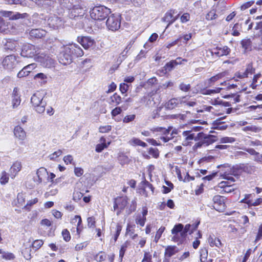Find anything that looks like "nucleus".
<instances>
[{"instance_id": "f257e3e1", "label": "nucleus", "mask_w": 262, "mask_h": 262, "mask_svg": "<svg viewBox=\"0 0 262 262\" xmlns=\"http://www.w3.org/2000/svg\"><path fill=\"white\" fill-rule=\"evenodd\" d=\"M111 12L110 9L101 5L94 7L90 11L91 18L99 21L104 20Z\"/></svg>"}, {"instance_id": "f03ea898", "label": "nucleus", "mask_w": 262, "mask_h": 262, "mask_svg": "<svg viewBox=\"0 0 262 262\" xmlns=\"http://www.w3.org/2000/svg\"><path fill=\"white\" fill-rule=\"evenodd\" d=\"M44 94L42 92H37L31 97V102L34 106L35 111L39 114L42 113L45 111L46 102L43 100Z\"/></svg>"}, {"instance_id": "7ed1b4c3", "label": "nucleus", "mask_w": 262, "mask_h": 262, "mask_svg": "<svg viewBox=\"0 0 262 262\" xmlns=\"http://www.w3.org/2000/svg\"><path fill=\"white\" fill-rule=\"evenodd\" d=\"M41 52V51L39 47L27 43L23 46L21 55L28 58L34 57L36 60V57L40 54Z\"/></svg>"}, {"instance_id": "20e7f679", "label": "nucleus", "mask_w": 262, "mask_h": 262, "mask_svg": "<svg viewBox=\"0 0 262 262\" xmlns=\"http://www.w3.org/2000/svg\"><path fill=\"white\" fill-rule=\"evenodd\" d=\"M106 21L107 28L113 31L118 30L121 25V16L118 14H112L107 16Z\"/></svg>"}, {"instance_id": "39448f33", "label": "nucleus", "mask_w": 262, "mask_h": 262, "mask_svg": "<svg viewBox=\"0 0 262 262\" xmlns=\"http://www.w3.org/2000/svg\"><path fill=\"white\" fill-rule=\"evenodd\" d=\"M18 56L13 54L6 56L2 62L3 68L8 71H12L18 63Z\"/></svg>"}, {"instance_id": "423d86ee", "label": "nucleus", "mask_w": 262, "mask_h": 262, "mask_svg": "<svg viewBox=\"0 0 262 262\" xmlns=\"http://www.w3.org/2000/svg\"><path fill=\"white\" fill-rule=\"evenodd\" d=\"M86 10L81 4V2L75 7L69 10V16L71 19L75 20L82 18L85 14Z\"/></svg>"}, {"instance_id": "0eeeda50", "label": "nucleus", "mask_w": 262, "mask_h": 262, "mask_svg": "<svg viewBox=\"0 0 262 262\" xmlns=\"http://www.w3.org/2000/svg\"><path fill=\"white\" fill-rule=\"evenodd\" d=\"M36 61L40 62L43 67L47 68L53 67L55 64V60L50 56L41 52L36 57Z\"/></svg>"}, {"instance_id": "6e6552de", "label": "nucleus", "mask_w": 262, "mask_h": 262, "mask_svg": "<svg viewBox=\"0 0 262 262\" xmlns=\"http://www.w3.org/2000/svg\"><path fill=\"white\" fill-rule=\"evenodd\" d=\"M128 202L126 196L117 197L114 202V210H117V215H119L121 212L124 209Z\"/></svg>"}, {"instance_id": "1a4fd4ad", "label": "nucleus", "mask_w": 262, "mask_h": 262, "mask_svg": "<svg viewBox=\"0 0 262 262\" xmlns=\"http://www.w3.org/2000/svg\"><path fill=\"white\" fill-rule=\"evenodd\" d=\"M198 140H202L205 144V146H207L217 141V138L214 135H206L201 132L196 135V138L195 139V141H198Z\"/></svg>"}, {"instance_id": "9d476101", "label": "nucleus", "mask_w": 262, "mask_h": 262, "mask_svg": "<svg viewBox=\"0 0 262 262\" xmlns=\"http://www.w3.org/2000/svg\"><path fill=\"white\" fill-rule=\"evenodd\" d=\"M73 58V55H71L70 52H68L66 47L60 53L58 56L59 62L64 66L71 64L72 62Z\"/></svg>"}, {"instance_id": "9b49d317", "label": "nucleus", "mask_w": 262, "mask_h": 262, "mask_svg": "<svg viewBox=\"0 0 262 262\" xmlns=\"http://www.w3.org/2000/svg\"><path fill=\"white\" fill-rule=\"evenodd\" d=\"M177 12L175 10L171 9L166 12L164 17L162 18L163 21L168 23L166 27V29H167L170 25L173 24L179 17V14H178L175 16L174 15Z\"/></svg>"}, {"instance_id": "f8f14e48", "label": "nucleus", "mask_w": 262, "mask_h": 262, "mask_svg": "<svg viewBox=\"0 0 262 262\" xmlns=\"http://www.w3.org/2000/svg\"><path fill=\"white\" fill-rule=\"evenodd\" d=\"M0 14L4 17H8L10 19L16 20L19 18H24L28 17L29 15L26 13L21 14L19 12H13L10 11L1 10Z\"/></svg>"}, {"instance_id": "ddd939ff", "label": "nucleus", "mask_w": 262, "mask_h": 262, "mask_svg": "<svg viewBox=\"0 0 262 262\" xmlns=\"http://www.w3.org/2000/svg\"><path fill=\"white\" fill-rule=\"evenodd\" d=\"M66 48L71 55H73V58L81 57L84 54L82 49L78 45L72 44Z\"/></svg>"}, {"instance_id": "4468645a", "label": "nucleus", "mask_w": 262, "mask_h": 262, "mask_svg": "<svg viewBox=\"0 0 262 262\" xmlns=\"http://www.w3.org/2000/svg\"><path fill=\"white\" fill-rule=\"evenodd\" d=\"M230 49L228 47L225 46L223 47H216L213 48L211 53L212 55L220 57L228 55L230 53Z\"/></svg>"}, {"instance_id": "2eb2a0df", "label": "nucleus", "mask_w": 262, "mask_h": 262, "mask_svg": "<svg viewBox=\"0 0 262 262\" xmlns=\"http://www.w3.org/2000/svg\"><path fill=\"white\" fill-rule=\"evenodd\" d=\"M77 41L85 49H89L92 47L95 42L94 39L88 36L78 37Z\"/></svg>"}, {"instance_id": "dca6fc26", "label": "nucleus", "mask_w": 262, "mask_h": 262, "mask_svg": "<svg viewBox=\"0 0 262 262\" xmlns=\"http://www.w3.org/2000/svg\"><path fill=\"white\" fill-rule=\"evenodd\" d=\"M48 25L53 29H57L63 25L62 21L60 17L53 15L48 19Z\"/></svg>"}, {"instance_id": "f3484780", "label": "nucleus", "mask_w": 262, "mask_h": 262, "mask_svg": "<svg viewBox=\"0 0 262 262\" xmlns=\"http://www.w3.org/2000/svg\"><path fill=\"white\" fill-rule=\"evenodd\" d=\"M180 64H181V61L173 60H171L169 62H167L164 67L162 68L161 72L164 74H166L169 72L172 71L176 66Z\"/></svg>"}, {"instance_id": "a211bd4d", "label": "nucleus", "mask_w": 262, "mask_h": 262, "mask_svg": "<svg viewBox=\"0 0 262 262\" xmlns=\"http://www.w3.org/2000/svg\"><path fill=\"white\" fill-rule=\"evenodd\" d=\"M22 167L21 163L20 162L16 161L11 167L9 172L10 176L12 179H14L17 173L21 170Z\"/></svg>"}, {"instance_id": "6ab92c4d", "label": "nucleus", "mask_w": 262, "mask_h": 262, "mask_svg": "<svg viewBox=\"0 0 262 262\" xmlns=\"http://www.w3.org/2000/svg\"><path fill=\"white\" fill-rule=\"evenodd\" d=\"M37 178H34V182H37L38 184L42 182L43 178H45L48 175V173L46 168L40 167L36 172Z\"/></svg>"}, {"instance_id": "aec40b11", "label": "nucleus", "mask_w": 262, "mask_h": 262, "mask_svg": "<svg viewBox=\"0 0 262 262\" xmlns=\"http://www.w3.org/2000/svg\"><path fill=\"white\" fill-rule=\"evenodd\" d=\"M18 42L14 40L8 39L5 44V49L11 51H16L19 48Z\"/></svg>"}, {"instance_id": "412c9836", "label": "nucleus", "mask_w": 262, "mask_h": 262, "mask_svg": "<svg viewBox=\"0 0 262 262\" xmlns=\"http://www.w3.org/2000/svg\"><path fill=\"white\" fill-rule=\"evenodd\" d=\"M46 31L41 29H34L30 31L29 34L32 38H41L46 35Z\"/></svg>"}, {"instance_id": "4be33fe9", "label": "nucleus", "mask_w": 262, "mask_h": 262, "mask_svg": "<svg viewBox=\"0 0 262 262\" xmlns=\"http://www.w3.org/2000/svg\"><path fill=\"white\" fill-rule=\"evenodd\" d=\"M80 0H60V5L69 10L72 9L80 3Z\"/></svg>"}, {"instance_id": "5701e85b", "label": "nucleus", "mask_w": 262, "mask_h": 262, "mask_svg": "<svg viewBox=\"0 0 262 262\" xmlns=\"http://www.w3.org/2000/svg\"><path fill=\"white\" fill-rule=\"evenodd\" d=\"M14 134L16 138L20 140H24L26 137V133L24 129L20 126L17 125L14 129Z\"/></svg>"}, {"instance_id": "b1692460", "label": "nucleus", "mask_w": 262, "mask_h": 262, "mask_svg": "<svg viewBox=\"0 0 262 262\" xmlns=\"http://www.w3.org/2000/svg\"><path fill=\"white\" fill-rule=\"evenodd\" d=\"M208 241L211 247L215 246L217 248H220L222 246V244L220 239L216 238L214 235H209Z\"/></svg>"}, {"instance_id": "393cba45", "label": "nucleus", "mask_w": 262, "mask_h": 262, "mask_svg": "<svg viewBox=\"0 0 262 262\" xmlns=\"http://www.w3.org/2000/svg\"><path fill=\"white\" fill-rule=\"evenodd\" d=\"M118 160L119 161V163L122 166H124V165L128 164L131 161V159H129L127 156H126L125 154L123 152L119 153L118 156Z\"/></svg>"}, {"instance_id": "a878e982", "label": "nucleus", "mask_w": 262, "mask_h": 262, "mask_svg": "<svg viewBox=\"0 0 262 262\" xmlns=\"http://www.w3.org/2000/svg\"><path fill=\"white\" fill-rule=\"evenodd\" d=\"M241 45L242 48L244 49V52L251 51L252 48V42L249 38H245L241 40Z\"/></svg>"}, {"instance_id": "bb28decb", "label": "nucleus", "mask_w": 262, "mask_h": 262, "mask_svg": "<svg viewBox=\"0 0 262 262\" xmlns=\"http://www.w3.org/2000/svg\"><path fill=\"white\" fill-rule=\"evenodd\" d=\"M178 252V249L175 246H168L165 249V257H170Z\"/></svg>"}, {"instance_id": "cd10ccee", "label": "nucleus", "mask_w": 262, "mask_h": 262, "mask_svg": "<svg viewBox=\"0 0 262 262\" xmlns=\"http://www.w3.org/2000/svg\"><path fill=\"white\" fill-rule=\"evenodd\" d=\"M224 76V74L222 73H221L217 74L215 76H212V77L208 79L207 81H205V84L206 85V87L210 86L213 83L215 82L217 80L221 79Z\"/></svg>"}, {"instance_id": "c85d7f7f", "label": "nucleus", "mask_w": 262, "mask_h": 262, "mask_svg": "<svg viewBox=\"0 0 262 262\" xmlns=\"http://www.w3.org/2000/svg\"><path fill=\"white\" fill-rule=\"evenodd\" d=\"M229 174L238 177L242 172L241 165H236L230 169Z\"/></svg>"}, {"instance_id": "c756f323", "label": "nucleus", "mask_w": 262, "mask_h": 262, "mask_svg": "<svg viewBox=\"0 0 262 262\" xmlns=\"http://www.w3.org/2000/svg\"><path fill=\"white\" fill-rule=\"evenodd\" d=\"M213 201L214 203V205L216 206V207H217V206H219L221 207H224L225 204L224 202L223 197H222L219 195H216L213 197Z\"/></svg>"}, {"instance_id": "7c9ffc66", "label": "nucleus", "mask_w": 262, "mask_h": 262, "mask_svg": "<svg viewBox=\"0 0 262 262\" xmlns=\"http://www.w3.org/2000/svg\"><path fill=\"white\" fill-rule=\"evenodd\" d=\"M34 79L35 80H39V82L41 83L46 84L47 82L48 77L47 75L42 73H39L34 76Z\"/></svg>"}, {"instance_id": "2f4dec72", "label": "nucleus", "mask_w": 262, "mask_h": 262, "mask_svg": "<svg viewBox=\"0 0 262 262\" xmlns=\"http://www.w3.org/2000/svg\"><path fill=\"white\" fill-rule=\"evenodd\" d=\"M129 143L130 145L135 146V145H139L143 147H145L147 146V144L139 139L133 138L129 141Z\"/></svg>"}, {"instance_id": "473e14b6", "label": "nucleus", "mask_w": 262, "mask_h": 262, "mask_svg": "<svg viewBox=\"0 0 262 262\" xmlns=\"http://www.w3.org/2000/svg\"><path fill=\"white\" fill-rule=\"evenodd\" d=\"M183 225L182 224H177L173 227V228L171 230V233L179 234L180 233L181 237H182V232L183 231Z\"/></svg>"}, {"instance_id": "72a5a7b5", "label": "nucleus", "mask_w": 262, "mask_h": 262, "mask_svg": "<svg viewBox=\"0 0 262 262\" xmlns=\"http://www.w3.org/2000/svg\"><path fill=\"white\" fill-rule=\"evenodd\" d=\"M110 99L111 102L115 103L116 105H118L121 103L122 98L119 95L115 93L110 97Z\"/></svg>"}, {"instance_id": "f704fd0d", "label": "nucleus", "mask_w": 262, "mask_h": 262, "mask_svg": "<svg viewBox=\"0 0 262 262\" xmlns=\"http://www.w3.org/2000/svg\"><path fill=\"white\" fill-rule=\"evenodd\" d=\"M221 88H217L215 90H205V89L201 90V93L203 95H211V94L220 93Z\"/></svg>"}, {"instance_id": "c9c22d12", "label": "nucleus", "mask_w": 262, "mask_h": 262, "mask_svg": "<svg viewBox=\"0 0 262 262\" xmlns=\"http://www.w3.org/2000/svg\"><path fill=\"white\" fill-rule=\"evenodd\" d=\"M146 221V217L142 216L141 215H138L135 219V222L137 224H139L141 226L143 227Z\"/></svg>"}, {"instance_id": "e433bc0d", "label": "nucleus", "mask_w": 262, "mask_h": 262, "mask_svg": "<svg viewBox=\"0 0 262 262\" xmlns=\"http://www.w3.org/2000/svg\"><path fill=\"white\" fill-rule=\"evenodd\" d=\"M183 135L185 137V139L186 140H194L196 138V136H195L194 134H191V132L188 131H184L183 133Z\"/></svg>"}, {"instance_id": "4c0bfd02", "label": "nucleus", "mask_w": 262, "mask_h": 262, "mask_svg": "<svg viewBox=\"0 0 262 262\" xmlns=\"http://www.w3.org/2000/svg\"><path fill=\"white\" fill-rule=\"evenodd\" d=\"M192 227V225H190V224H186L185 226V227H183V231L182 232V238H185L186 236L187 233L188 232L189 233L190 232H191V228Z\"/></svg>"}, {"instance_id": "58836bf2", "label": "nucleus", "mask_w": 262, "mask_h": 262, "mask_svg": "<svg viewBox=\"0 0 262 262\" xmlns=\"http://www.w3.org/2000/svg\"><path fill=\"white\" fill-rule=\"evenodd\" d=\"M262 203V198H258L256 199L255 201H253L252 200H248L247 202V204L248 205V207L251 206H256Z\"/></svg>"}, {"instance_id": "ea45409f", "label": "nucleus", "mask_w": 262, "mask_h": 262, "mask_svg": "<svg viewBox=\"0 0 262 262\" xmlns=\"http://www.w3.org/2000/svg\"><path fill=\"white\" fill-rule=\"evenodd\" d=\"M20 98L19 95H15V97H12V103L13 108L17 107L20 103Z\"/></svg>"}, {"instance_id": "a19ab883", "label": "nucleus", "mask_w": 262, "mask_h": 262, "mask_svg": "<svg viewBox=\"0 0 262 262\" xmlns=\"http://www.w3.org/2000/svg\"><path fill=\"white\" fill-rule=\"evenodd\" d=\"M177 105V99H171L166 104V107L168 109L171 110L173 108Z\"/></svg>"}, {"instance_id": "79ce46f5", "label": "nucleus", "mask_w": 262, "mask_h": 262, "mask_svg": "<svg viewBox=\"0 0 262 262\" xmlns=\"http://www.w3.org/2000/svg\"><path fill=\"white\" fill-rule=\"evenodd\" d=\"M217 17V15L215 13V11L214 10H212L210 12H209L206 16V18L208 20H211L214 19Z\"/></svg>"}, {"instance_id": "37998d69", "label": "nucleus", "mask_w": 262, "mask_h": 262, "mask_svg": "<svg viewBox=\"0 0 262 262\" xmlns=\"http://www.w3.org/2000/svg\"><path fill=\"white\" fill-rule=\"evenodd\" d=\"M9 180V177L8 173L4 171L2 172V176L0 178V182L2 184H5L8 183Z\"/></svg>"}, {"instance_id": "c03bdc74", "label": "nucleus", "mask_w": 262, "mask_h": 262, "mask_svg": "<svg viewBox=\"0 0 262 262\" xmlns=\"http://www.w3.org/2000/svg\"><path fill=\"white\" fill-rule=\"evenodd\" d=\"M31 250L30 247L26 248L25 249H24L23 250L22 254H23L24 257L25 259H26L27 260L31 259V253H30Z\"/></svg>"}, {"instance_id": "a18cd8bd", "label": "nucleus", "mask_w": 262, "mask_h": 262, "mask_svg": "<svg viewBox=\"0 0 262 262\" xmlns=\"http://www.w3.org/2000/svg\"><path fill=\"white\" fill-rule=\"evenodd\" d=\"M62 153L61 149H58L57 151H55L53 154L49 155V158L51 160H55L57 158L59 157Z\"/></svg>"}, {"instance_id": "49530a36", "label": "nucleus", "mask_w": 262, "mask_h": 262, "mask_svg": "<svg viewBox=\"0 0 262 262\" xmlns=\"http://www.w3.org/2000/svg\"><path fill=\"white\" fill-rule=\"evenodd\" d=\"M2 256L3 258L6 260H12L15 258L14 255L10 252H3Z\"/></svg>"}, {"instance_id": "de8ad7c7", "label": "nucleus", "mask_w": 262, "mask_h": 262, "mask_svg": "<svg viewBox=\"0 0 262 262\" xmlns=\"http://www.w3.org/2000/svg\"><path fill=\"white\" fill-rule=\"evenodd\" d=\"M221 123L218 122V120L215 121L213 123V129H219V130H225L227 128V125H220Z\"/></svg>"}, {"instance_id": "09e8293b", "label": "nucleus", "mask_w": 262, "mask_h": 262, "mask_svg": "<svg viewBox=\"0 0 262 262\" xmlns=\"http://www.w3.org/2000/svg\"><path fill=\"white\" fill-rule=\"evenodd\" d=\"M148 153L152 155L155 158H158L159 156V150L157 148H150L148 150Z\"/></svg>"}, {"instance_id": "8fccbe9b", "label": "nucleus", "mask_w": 262, "mask_h": 262, "mask_svg": "<svg viewBox=\"0 0 262 262\" xmlns=\"http://www.w3.org/2000/svg\"><path fill=\"white\" fill-rule=\"evenodd\" d=\"M127 249V245L126 244H124L123 245L120 250L119 251V258L120 260V261H122L123 257L124 255L125 252Z\"/></svg>"}, {"instance_id": "3c124183", "label": "nucleus", "mask_w": 262, "mask_h": 262, "mask_svg": "<svg viewBox=\"0 0 262 262\" xmlns=\"http://www.w3.org/2000/svg\"><path fill=\"white\" fill-rule=\"evenodd\" d=\"M235 141V139L232 137H225L221 138L220 143H233Z\"/></svg>"}, {"instance_id": "603ef678", "label": "nucleus", "mask_w": 262, "mask_h": 262, "mask_svg": "<svg viewBox=\"0 0 262 262\" xmlns=\"http://www.w3.org/2000/svg\"><path fill=\"white\" fill-rule=\"evenodd\" d=\"M110 144V142L108 143L107 145L106 143L98 144L96 147V151L97 152H101L105 148L107 147V145Z\"/></svg>"}, {"instance_id": "864d4df0", "label": "nucleus", "mask_w": 262, "mask_h": 262, "mask_svg": "<svg viewBox=\"0 0 262 262\" xmlns=\"http://www.w3.org/2000/svg\"><path fill=\"white\" fill-rule=\"evenodd\" d=\"M62 235L63 236V239L66 242H69L71 239V236L69 231L65 229H63L62 231Z\"/></svg>"}, {"instance_id": "5fc2aeb1", "label": "nucleus", "mask_w": 262, "mask_h": 262, "mask_svg": "<svg viewBox=\"0 0 262 262\" xmlns=\"http://www.w3.org/2000/svg\"><path fill=\"white\" fill-rule=\"evenodd\" d=\"M58 190L57 188L51 189V190L45 193V197L48 198L49 196L55 195L58 193Z\"/></svg>"}, {"instance_id": "6e6d98bb", "label": "nucleus", "mask_w": 262, "mask_h": 262, "mask_svg": "<svg viewBox=\"0 0 262 262\" xmlns=\"http://www.w3.org/2000/svg\"><path fill=\"white\" fill-rule=\"evenodd\" d=\"M241 166V169L242 171H245L248 173H250L251 172L252 170V166L250 165H249L248 164H240Z\"/></svg>"}, {"instance_id": "4d7b16f0", "label": "nucleus", "mask_w": 262, "mask_h": 262, "mask_svg": "<svg viewBox=\"0 0 262 262\" xmlns=\"http://www.w3.org/2000/svg\"><path fill=\"white\" fill-rule=\"evenodd\" d=\"M130 49V47L128 48V46L126 47L125 49L120 54L118 60L119 61H122L124 60L126 56L127 53L128 52V50Z\"/></svg>"}, {"instance_id": "13d9d810", "label": "nucleus", "mask_w": 262, "mask_h": 262, "mask_svg": "<svg viewBox=\"0 0 262 262\" xmlns=\"http://www.w3.org/2000/svg\"><path fill=\"white\" fill-rule=\"evenodd\" d=\"M137 204L135 200L132 201L131 204L128 208V214H130L133 212H134L136 209Z\"/></svg>"}, {"instance_id": "bf43d9fd", "label": "nucleus", "mask_w": 262, "mask_h": 262, "mask_svg": "<svg viewBox=\"0 0 262 262\" xmlns=\"http://www.w3.org/2000/svg\"><path fill=\"white\" fill-rule=\"evenodd\" d=\"M129 85L125 83H121L119 85V90L122 94L125 93L128 89Z\"/></svg>"}, {"instance_id": "052dcab7", "label": "nucleus", "mask_w": 262, "mask_h": 262, "mask_svg": "<svg viewBox=\"0 0 262 262\" xmlns=\"http://www.w3.org/2000/svg\"><path fill=\"white\" fill-rule=\"evenodd\" d=\"M243 130L244 131H251L254 133H257L259 129L258 127L255 126H247L243 128Z\"/></svg>"}, {"instance_id": "680f3d73", "label": "nucleus", "mask_w": 262, "mask_h": 262, "mask_svg": "<svg viewBox=\"0 0 262 262\" xmlns=\"http://www.w3.org/2000/svg\"><path fill=\"white\" fill-rule=\"evenodd\" d=\"M43 242L42 240H36L32 244V247L35 249H38L43 245Z\"/></svg>"}, {"instance_id": "e2e57ef3", "label": "nucleus", "mask_w": 262, "mask_h": 262, "mask_svg": "<svg viewBox=\"0 0 262 262\" xmlns=\"http://www.w3.org/2000/svg\"><path fill=\"white\" fill-rule=\"evenodd\" d=\"M191 88L190 84H186L184 83H181L179 85L180 89L183 92H188L190 90Z\"/></svg>"}, {"instance_id": "0e129e2a", "label": "nucleus", "mask_w": 262, "mask_h": 262, "mask_svg": "<svg viewBox=\"0 0 262 262\" xmlns=\"http://www.w3.org/2000/svg\"><path fill=\"white\" fill-rule=\"evenodd\" d=\"M136 117L135 115H130L126 116L123 119V122L124 123H129L131 121H133Z\"/></svg>"}, {"instance_id": "69168bd1", "label": "nucleus", "mask_w": 262, "mask_h": 262, "mask_svg": "<svg viewBox=\"0 0 262 262\" xmlns=\"http://www.w3.org/2000/svg\"><path fill=\"white\" fill-rule=\"evenodd\" d=\"M112 129V126L105 125L101 126L99 127V130L100 133H105L110 132Z\"/></svg>"}, {"instance_id": "338daca9", "label": "nucleus", "mask_w": 262, "mask_h": 262, "mask_svg": "<svg viewBox=\"0 0 262 262\" xmlns=\"http://www.w3.org/2000/svg\"><path fill=\"white\" fill-rule=\"evenodd\" d=\"M151 257L152 256L149 252H145L141 262H152Z\"/></svg>"}, {"instance_id": "774afa93", "label": "nucleus", "mask_w": 262, "mask_h": 262, "mask_svg": "<svg viewBox=\"0 0 262 262\" xmlns=\"http://www.w3.org/2000/svg\"><path fill=\"white\" fill-rule=\"evenodd\" d=\"M105 254L101 252L95 256V259L98 261H102L105 260Z\"/></svg>"}]
</instances>
